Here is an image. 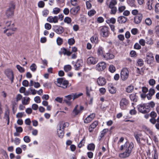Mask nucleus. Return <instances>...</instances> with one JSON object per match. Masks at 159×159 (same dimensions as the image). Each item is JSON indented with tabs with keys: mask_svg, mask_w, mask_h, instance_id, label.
<instances>
[{
	"mask_svg": "<svg viewBox=\"0 0 159 159\" xmlns=\"http://www.w3.org/2000/svg\"><path fill=\"white\" fill-rule=\"evenodd\" d=\"M44 3L43 1H40L38 3V6L39 7L43 8L44 6Z\"/></svg>",
	"mask_w": 159,
	"mask_h": 159,
	"instance_id": "09e8293b",
	"label": "nucleus"
},
{
	"mask_svg": "<svg viewBox=\"0 0 159 159\" xmlns=\"http://www.w3.org/2000/svg\"><path fill=\"white\" fill-rule=\"evenodd\" d=\"M60 9L59 8L55 7L53 9L52 12L54 14H57L60 12Z\"/></svg>",
	"mask_w": 159,
	"mask_h": 159,
	"instance_id": "72a5a7b5",
	"label": "nucleus"
},
{
	"mask_svg": "<svg viewBox=\"0 0 159 159\" xmlns=\"http://www.w3.org/2000/svg\"><path fill=\"white\" fill-rule=\"evenodd\" d=\"M73 95V100H74L75 99L78 98L80 96H82L83 95V93H72Z\"/></svg>",
	"mask_w": 159,
	"mask_h": 159,
	"instance_id": "7c9ffc66",
	"label": "nucleus"
},
{
	"mask_svg": "<svg viewBox=\"0 0 159 159\" xmlns=\"http://www.w3.org/2000/svg\"><path fill=\"white\" fill-rule=\"evenodd\" d=\"M15 128L16 129V131L20 133L23 131V129L21 127L19 126L17 127L16 125H15Z\"/></svg>",
	"mask_w": 159,
	"mask_h": 159,
	"instance_id": "a19ab883",
	"label": "nucleus"
},
{
	"mask_svg": "<svg viewBox=\"0 0 159 159\" xmlns=\"http://www.w3.org/2000/svg\"><path fill=\"white\" fill-rule=\"evenodd\" d=\"M109 91L111 94L115 93L116 92V89L115 88L111 87L109 89Z\"/></svg>",
	"mask_w": 159,
	"mask_h": 159,
	"instance_id": "4c0bfd02",
	"label": "nucleus"
},
{
	"mask_svg": "<svg viewBox=\"0 0 159 159\" xmlns=\"http://www.w3.org/2000/svg\"><path fill=\"white\" fill-rule=\"evenodd\" d=\"M64 22L67 24H69L71 22V19L69 17H66L64 19Z\"/></svg>",
	"mask_w": 159,
	"mask_h": 159,
	"instance_id": "c9c22d12",
	"label": "nucleus"
},
{
	"mask_svg": "<svg viewBox=\"0 0 159 159\" xmlns=\"http://www.w3.org/2000/svg\"><path fill=\"white\" fill-rule=\"evenodd\" d=\"M14 143L16 145H19L20 142V139L18 138H16L14 140Z\"/></svg>",
	"mask_w": 159,
	"mask_h": 159,
	"instance_id": "de8ad7c7",
	"label": "nucleus"
},
{
	"mask_svg": "<svg viewBox=\"0 0 159 159\" xmlns=\"http://www.w3.org/2000/svg\"><path fill=\"white\" fill-rule=\"evenodd\" d=\"M16 152L17 154H21L22 152V150L21 148L20 147L16 148Z\"/></svg>",
	"mask_w": 159,
	"mask_h": 159,
	"instance_id": "5fc2aeb1",
	"label": "nucleus"
},
{
	"mask_svg": "<svg viewBox=\"0 0 159 159\" xmlns=\"http://www.w3.org/2000/svg\"><path fill=\"white\" fill-rule=\"evenodd\" d=\"M70 12V11L69 9L67 8H65L63 11V12L64 14L65 15H68Z\"/></svg>",
	"mask_w": 159,
	"mask_h": 159,
	"instance_id": "8fccbe9b",
	"label": "nucleus"
},
{
	"mask_svg": "<svg viewBox=\"0 0 159 159\" xmlns=\"http://www.w3.org/2000/svg\"><path fill=\"white\" fill-rule=\"evenodd\" d=\"M155 93L154 90L152 89H150L149 91V93L147 95V98L148 99H151L152 96Z\"/></svg>",
	"mask_w": 159,
	"mask_h": 159,
	"instance_id": "4be33fe9",
	"label": "nucleus"
},
{
	"mask_svg": "<svg viewBox=\"0 0 159 159\" xmlns=\"http://www.w3.org/2000/svg\"><path fill=\"white\" fill-rule=\"evenodd\" d=\"M18 102L16 101L12 102L11 104L12 106V110L14 111V109L16 108L17 105L18 104Z\"/></svg>",
	"mask_w": 159,
	"mask_h": 159,
	"instance_id": "a18cd8bd",
	"label": "nucleus"
},
{
	"mask_svg": "<svg viewBox=\"0 0 159 159\" xmlns=\"http://www.w3.org/2000/svg\"><path fill=\"white\" fill-rule=\"evenodd\" d=\"M109 34L108 28L106 26L103 27L101 30V34L104 37H107Z\"/></svg>",
	"mask_w": 159,
	"mask_h": 159,
	"instance_id": "9d476101",
	"label": "nucleus"
},
{
	"mask_svg": "<svg viewBox=\"0 0 159 159\" xmlns=\"http://www.w3.org/2000/svg\"><path fill=\"white\" fill-rule=\"evenodd\" d=\"M98 124V122L97 121H94L90 125V132L93 131V129L96 128Z\"/></svg>",
	"mask_w": 159,
	"mask_h": 159,
	"instance_id": "aec40b11",
	"label": "nucleus"
},
{
	"mask_svg": "<svg viewBox=\"0 0 159 159\" xmlns=\"http://www.w3.org/2000/svg\"><path fill=\"white\" fill-rule=\"evenodd\" d=\"M16 67L18 71L20 73L24 72L25 71V69L19 65H16Z\"/></svg>",
	"mask_w": 159,
	"mask_h": 159,
	"instance_id": "c85d7f7f",
	"label": "nucleus"
},
{
	"mask_svg": "<svg viewBox=\"0 0 159 159\" xmlns=\"http://www.w3.org/2000/svg\"><path fill=\"white\" fill-rule=\"evenodd\" d=\"M34 101L37 103L41 102L40 98L39 96H36L34 98Z\"/></svg>",
	"mask_w": 159,
	"mask_h": 159,
	"instance_id": "4d7b16f0",
	"label": "nucleus"
},
{
	"mask_svg": "<svg viewBox=\"0 0 159 159\" xmlns=\"http://www.w3.org/2000/svg\"><path fill=\"white\" fill-rule=\"evenodd\" d=\"M49 11L47 9L44 10L42 11L43 16L44 17H46L49 14Z\"/></svg>",
	"mask_w": 159,
	"mask_h": 159,
	"instance_id": "49530a36",
	"label": "nucleus"
},
{
	"mask_svg": "<svg viewBox=\"0 0 159 159\" xmlns=\"http://www.w3.org/2000/svg\"><path fill=\"white\" fill-rule=\"evenodd\" d=\"M24 112H18L16 115V117L17 118H22L23 117Z\"/></svg>",
	"mask_w": 159,
	"mask_h": 159,
	"instance_id": "bf43d9fd",
	"label": "nucleus"
},
{
	"mask_svg": "<svg viewBox=\"0 0 159 159\" xmlns=\"http://www.w3.org/2000/svg\"><path fill=\"white\" fill-rule=\"evenodd\" d=\"M45 28L47 30H50L52 28L51 25L49 23H46L44 25Z\"/></svg>",
	"mask_w": 159,
	"mask_h": 159,
	"instance_id": "c03bdc74",
	"label": "nucleus"
},
{
	"mask_svg": "<svg viewBox=\"0 0 159 159\" xmlns=\"http://www.w3.org/2000/svg\"><path fill=\"white\" fill-rule=\"evenodd\" d=\"M84 140L82 139L79 143L78 145V147L79 148H81L84 145Z\"/></svg>",
	"mask_w": 159,
	"mask_h": 159,
	"instance_id": "6e6d98bb",
	"label": "nucleus"
},
{
	"mask_svg": "<svg viewBox=\"0 0 159 159\" xmlns=\"http://www.w3.org/2000/svg\"><path fill=\"white\" fill-rule=\"evenodd\" d=\"M130 99L134 102H136L137 101V97L136 93H133L130 95L129 96Z\"/></svg>",
	"mask_w": 159,
	"mask_h": 159,
	"instance_id": "5701e85b",
	"label": "nucleus"
},
{
	"mask_svg": "<svg viewBox=\"0 0 159 159\" xmlns=\"http://www.w3.org/2000/svg\"><path fill=\"white\" fill-rule=\"evenodd\" d=\"M106 67V64L104 62H101L98 63L96 66V68L99 71L103 70Z\"/></svg>",
	"mask_w": 159,
	"mask_h": 159,
	"instance_id": "0eeeda50",
	"label": "nucleus"
},
{
	"mask_svg": "<svg viewBox=\"0 0 159 159\" xmlns=\"http://www.w3.org/2000/svg\"><path fill=\"white\" fill-rule=\"evenodd\" d=\"M52 29L54 31L58 34H62L64 31L63 28L61 26L54 25L53 26Z\"/></svg>",
	"mask_w": 159,
	"mask_h": 159,
	"instance_id": "423d86ee",
	"label": "nucleus"
},
{
	"mask_svg": "<svg viewBox=\"0 0 159 159\" xmlns=\"http://www.w3.org/2000/svg\"><path fill=\"white\" fill-rule=\"evenodd\" d=\"M155 11L157 13H159V4H157L155 6Z\"/></svg>",
	"mask_w": 159,
	"mask_h": 159,
	"instance_id": "338daca9",
	"label": "nucleus"
},
{
	"mask_svg": "<svg viewBox=\"0 0 159 159\" xmlns=\"http://www.w3.org/2000/svg\"><path fill=\"white\" fill-rule=\"evenodd\" d=\"M82 60L78 59L75 64L74 65L75 69V70H78L80 69V67L82 66Z\"/></svg>",
	"mask_w": 159,
	"mask_h": 159,
	"instance_id": "f8f14e48",
	"label": "nucleus"
},
{
	"mask_svg": "<svg viewBox=\"0 0 159 159\" xmlns=\"http://www.w3.org/2000/svg\"><path fill=\"white\" fill-rule=\"evenodd\" d=\"M62 125H59V128L57 129V133L58 136L61 138H63L64 135V130L61 128Z\"/></svg>",
	"mask_w": 159,
	"mask_h": 159,
	"instance_id": "ddd939ff",
	"label": "nucleus"
},
{
	"mask_svg": "<svg viewBox=\"0 0 159 159\" xmlns=\"http://www.w3.org/2000/svg\"><path fill=\"white\" fill-rule=\"evenodd\" d=\"M80 9V8L79 6L72 8L70 10V13L72 15H75L78 13Z\"/></svg>",
	"mask_w": 159,
	"mask_h": 159,
	"instance_id": "dca6fc26",
	"label": "nucleus"
},
{
	"mask_svg": "<svg viewBox=\"0 0 159 159\" xmlns=\"http://www.w3.org/2000/svg\"><path fill=\"white\" fill-rule=\"evenodd\" d=\"M57 42L58 45H61L63 43V39L60 37H58L57 39Z\"/></svg>",
	"mask_w": 159,
	"mask_h": 159,
	"instance_id": "e433bc0d",
	"label": "nucleus"
},
{
	"mask_svg": "<svg viewBox=\"0 0 159 159\" xmlns=\"http://www.w3.org/2000/svg\"><path fill=\"white\" fill-rule=\"evenodd\" d=\"M4 118L6 120L10 119L9 118V110H7L5 111L4 114Z\"/></svg>",
	"mask_w": 159,
	"mask_h": 159,
	"instance_id": "c756f323",
	"label": "nucleus"
},
{
	"mask_svg": "<svg viewBox=\"0 0 159 159\" xmlns=\"http://www.w3.org/2000/svg\"><path fill=\"white\" fill-rule=\"evenodd\" d=\"M15 8V3L13 2H10L8 8L5 12L6 16L8 18H11L14 16Z\"/></svg>",
	"mask_w": 159,
	"mask_h": 159,
	"instance_id": "f03ea898",
	"label": "nucleus"
},
{
	"mask_svg": "<svg viewBox=\"0 0 159 159\" xmlns=\"http://www.w3.org/2000/svg\"><path fill=\"white\" fill-rule=\"evenodd\" d=\"M109 70L111 72L113 73L116 70V68L113 66L111 65L109 66Z\"/></svg>",
	"mask_w": 159,
	"mask_h": 159,
	"instance_id": "603ef678",
	"label": "nucleus"
},
{
	"mask_svg": "<svg viewBox=\"0 0 159 159\" xmlns=\"http://www.w3.org/2000/svg\"><path fill=\"white\" fill-rule=\"evenodd\" d=\"M98 38L96 35H94L91 38V41L92 43H96L98 42Z\"/></svg>",
	"mask_w": 159,
	"mask_h": 159,
	"instance_id": "2f4dec72",
	"label": "nucleus"
},
{
	"mask_svg": "<svg viewBox=\"0 0 159 159\" xmlns=\"http://www.w3.org/2000/svg\"><path fill=\"white\" fill-rule=\"evenodd\" d=\"M31 121L30 119L29 118L26 119L25 120V124L27 125H30Z\"/></svg>",
	"mask_w": 159,
	"mask_h": 159,
	"instance_id": "e2e57ef3",
	"label": "nucleus"
},
{
	"mask_svg": "<svg viewBox=\"0 0 159 159\" xmlns=\"http://www.w3.org/2000/svg\"><path fill=\"white\" fill-rule=\"evenodd\" d=\"M11 21H7L6 23V26L7 27H10L9 28H10V30H11L12 31H15L16 30V29L15 28H13V27L14 26V24H11Z\"/></svg>",
	"mask_w": 159,
	"mask_h": 159,
	"instance_id": "a211bd4d",
	"label": "nucleus"
},
{
	"mask_svg": "<svg viewBox=\"0 0 159 159\" xmlns=\"http://www.w3.org/2000/svg\"><path fill=\"white\" fill-rule=\"evenodd\" d=\"M111 9V14H115L116 13V8L115 7H109Z\"/></svg>",
	"mask_w": 159,
	"mask_h": 159,
	"instance_id": "052dcab7",
	"label": "nucleus"
},
{
	"mask_svg": "<svg viewBox=\"0 0 159 159\" xmlns=\"http://www.w3.org/2000/svg\"><path fill=\"white\" fill-rule=\"evenodd\" d=\"M25 112L27 114H30L32 112V110L30 108H28L26 109Z\"/></svg>",
	"mask_w": 159,
	"mask_h": 159,
	"instance_id": "0e129e2a",
	"label": "nucleus"
},
{
	"mask_svg": "<svg viewBox=\"0 0 159 159\" xmlns=\"http://www.w3.org/2000/svg\"><path fill=\"white\" fill-rule=\"evenodd\" d=\"M37 67L35 64H32L30 66V70L33 71L34 72L36 70Z\"/></svg>",
	"mask_w": 159,
	"mask_h": 159,
	"instance_id": "ea45409f",
	"label": "nucleus"
},
{
	"mask_svg": "<svg viewBox=\"0 0 159 159\" xmlns=\"http://www.w3.org/2000/svg\"><path fill=\"white\" fill-rule=\"evenodd\" d=\"M55 100L60 103H62L63 101V98L58 97L55 98Z\"/></svg>",
	"mask_w": 159,
	"mask_h": 159,
	"instance_id": "864d4df0",
	"label": "nucleus"
},
{
	"mask_svg": "<svg viewBox=\"0 0 159 159\" xmlns=\"http://www.w3.org/2000/svg\"><path fill=\"white\" fill-rule=\"evenodd\" d=\"M29 82L26 80H24L22 83L23 86L25 87H28L29 86Z\"/></svg>",
	"mask_w": 159,
	"mask_h": 159,
	"instance_id": "3c124183",
	"label": "nucleus"
},
{
	"mask_svg": "<svg viewBox=\"0 0 159 159\" xmlns=\"http://www.w3.org/2000/svg\"><path fill=\"white\" fill-rule=\"evenodd\" d=\"M143 18L142 14H139L136 15L134 18V22L136 24H139Z\"/></svg>",
	"mask_w": 159,
	"mask_h": 159,
	"instance_id": "4468645a",
	"label": "nucleus"
},
{
	"mask_svg": "<svg viewBox=\"0 0 159 159\" xmlns=\"http://www.w3.org/2000/svg\"><path fill=\"white\" fill-rule=\"evenodd\" d=\"M128 100L126 98H123L120 102V107L121 108H124L128 105Z\"/></svg>",
	"mask_w": 159,
	"mask_h": 159,
	"instance_id": "1a4fd4ad",
	"label": "nucleus"
},
{
	"mask_svg": "<svg viewBox=\"0 0 159 159\" xmlns=\"http://www.w3.org/2000/svg\"><path fill=\"white\" fill-rule=\"evenodd\" d=\"M133 147L132 143H129V142H126L123 145H122L120 149L125 150V152L119 154V157L121 158H125L129 156L131 150Z\"/></svg>",
	"mask_w": 159,
	"mask_h": 159,
	"instance_id": "f257e3e1",
	"label": "nucleus"
},
{
	"mask_svg": "<svg viewBox=\"0 0 159 159\" xmlns=\"http://www.w3.org/2000/svg\"><path fill=\"white\" fill-rule=\"evenodd\" d=\"M117 2L116 0H111L109 6V7H115V5L117 4Z\"/></svg>",
	"mask_w": 159,
	"mask_h": 159,
	"instance_id": "a878e982",
	"label": "nucleus"
},
{
	"mask_svg": "<svg viewBox=\"0 0 159 159\" xmlns=\"http://www.w3.org/2000/svg\"><path fill=\"white\" fill-rule=\"evenodd\" d=\"M154 1L153 0H149L147 3V5L148 6V9L151 10L153 8V4Z\"/></svg>",
	"mask_w": 159,
	"mask_h": 159,
	"instance_id": "6ab92c4d",
	"label": "nucleus"
},
{
	"mask_svg": "<svg viewBox=\"0 0 159 159\" xmlns=\"http://www.w3.org/2000/svg\"><path fill=\"white\" fill-rule=\"evenodd\" d=\"M65 97L67 98L68 100H70L73 97V93H72L71 94L68 95L67 96H65Z\"/></svg>",
	"mask_w": 159,
	"mask_h": 159,
	"instance_id": "69168bd1",
	"label": "nucleus"
},
{
	"mask_svg": "<svg viewBox=\"0 0 159 159\" xmlns=\"http://www.w3.org/2000/svg\"><path fill=\"white\" fill-rule=\"evenodd\" d=\"M5 73L7 77L11 80V83L13 82L14 74L12 71L9 69H7L5 71Z\"/></svg>",
	"mask_w": 159,
	"mask_h": 159,
	"instance_id": "39448f33",
	"label": "nucleus"
},
{
	"mask_svg": "<svg viewBox=\"0 0 159 159\" xmlns=\"http://www.w3.org/2000/svg\"><path fill=\"white\" fill-rule=\"evenodd\" d=\"M98 61L97 58L93 57H90V62L91 64H96Z\"/></svg>",
	"mask_w": 159,
	"mask_h": 159,
	"instance_id": "cd10ccee",
	"label": "nucleus"
},
{
	"mask_svg": "<svg viewBox=\"0 0 159 159\" xmlns=\"http://www.w3.org/2000/svg\"><path fill=\"white\" fill-rule=\"evenodd\" d=\"M30 98L29 97L27 98L26 99H25V97L24 98V99L22 101V102L23 104L26 105L28 103L27 102L29 101Z\"/></svg>",
	"mask_w": 159,
	"mask_h": 159,
	"instance_id": "37998d69",
	"label": "nucleus"
},
{
	"mask_svg": "<svg viewBox=\"0 0 159 159\" xmlns=\"http://www.w3.org/2000/svg\"><path fill=\"white\" fill-rule=\"evenodd\" d=\"M127 20V18L124 16H121L119 17L118 21L120 23H123L125 22Z\"/></svg>",
	"mask_w": 159,
	"mask_h": 159,
	"instance_id": "412c9836",
	"label": "nucleus"
},
{
	"mask_svg": "<svg viewBox=\"0 0 159 159\" xmlns=\"http://www.w3.org/2000/svg\"><path fill=\"white\" fill-rule=\"evenodd\" d=\"M78 106V105H77L72 111V113L74 114V116H76L78 115L79 113H80V111L77 110V108Z\"/></svg>",
	"mask_w": 159,
	"mask_h": 159,
	"instance_id": "393cba45",
	"label": "nucleus"
},
{
	"mask_svg": "<svg viewBox=\"0 0 159 159\" xmlns=\"http://www.w3.org/2000/svg\"><path fill=\"white\" fill-rule=\"evenodd\" d=\"M103 57L104 58L107 59H111L113 58L114 57V56L111 54L109 53H107L105 55H103Z\"/></svg>",
	"mask_w": 159,
	"mask_h": 159,
	"instance_id": "b1692460",
	"label": "nucleus"
},
{
	"mask_svg": "<svg viewBox=\"0 0 159 159\" xmlns=\"http://www.w3.org/2000/svg\"><path fill=\"white\" fill-rule=\"evenodd\" d=\"M134 87L132 86H129L126 88V91L128 93H131L133 90Z\"/></svg>",
	"mask_w": 159,
	"mask_h": 159,
	"instance_id": "79ce46f5",
	"label": "nucleus"
},
{
	"mask_svg": "<svg viewBox=\"0 0 159 159\" xmlns=\"http://www.w3.org/2000/svg\"><path fill=\"white\" fill-rule=\"evenodd\" d=\"M145 22L146 24L148 26L152 24V20L149 18H147L145 19Z\"/></svg>",
	"mask_w": 159,
	"mask_h": 159,
	"instance_id": "f704fd0d",
	"label": "nucleus"
},
{
	"mask_svg": "<svg viewBox=\"0 0 159 159\" xmlns=\"http://www.w3.org/2000/svg\"><path fill=\"white\" fill-rule=\"evenodd\" d=\"M22 98V96L20 94H18L16 97V101L18 102Z\"/></svg>",
	"mask_w": 159,
	"mask_h": 159,
	"instance_id": "680f3d73",
	"label": "nucleus"
},
{
	"mask_svg": "<svg viewBox=\"0 0 159 159\" xmlns=\"http://www.w3.org/2000/svg\"><path fill=\"white\" fill-rule=\"evenodd\" d=\"M139 109L141 112L143 113L148 112L149 111L148 109H147L142 104L139 105Z\"/></svg>",
	"mask_w": 159,
	"mask_h": 159,
	"instance_id": "f3484780",
	"label": "nucleus"
},
{
	"mask_svg": "<svg viewBox=\"0 0 159 159\" xmlns=\"http://www.w3.org/2000/svg\"><path fill=\"white\" fill-rule=\"evenodd\" d=\"M75 41L73 38H71L68 39V43L70 45H72L75 44Z\"/></svg>",
	"mask_w": 159,
	"mask_h": 159,
	"instance_id": "473e14b6",
	"label": "nucleus"
},
{
	"mask_svg": "<svg viewBox=\"0 0 159 159\" xmlns=\"http://www.w3.org/2000/svg\"><path fill=\"white\" fill-rule=\"evenodd\" d=\"M65 79L64 78L57 79V85L64 89L67 88L68 86L69 82L68 80H65Z\"/></svg>",
	"mask_w": 159,
	"mask_h": 159,
	"instance_id": "7ed1b4c3",
	"label": "nucleus"
},
{
	"mask_svg": "<svg viewBox=\"0 0 159 159\" xmlns=\"http://www.w3.org/2000/svg\"><path fill=\"white\" fill-rule=\"evenodd\" d=\"M153 56L151 53H149L147 54L146 61L147 63L148 64L152 63L153 62Z\"/></svg>",
	"mask_w": 159,
	"mask_h": 159,
	"instance_id": "9b49d317",
	"label": "nucleus"
},
{
	"mask_svg": "<svg viewBox=\"0 0 159 159\" xmlns=\"http://www.w3.org/2000/svg\"><path fill=\"white\" fill-rule=\"evenodd\" d=\"M32 108L34 110H37L38 108V106L37 104H34L32 106Z\"/></svg>",
	"mask_w": 159,
	"mask_h": 159,
	"instance_id": "774afa93",
	"label": "nucleus"
},
{
	"mask_svg": "<svg viewBox=\"0 0 159 159\" xmlns=\"http://www.w3.org/2000/svg\"><path fill=\"white\" fill-rule=\"evenodd\" d=\"M58 16H57L53 17L52 16H49L47 18V21L51 23H57L58 22Z\"/></svg>",
	"mask_w": 159,
	"mask_h": 159,
	"instance_id": "6e6552de",
	"label": "nucleus"
},
{
	"mask_svg": "<svg viewBox=\"0 0 159 159\" xmlns=\"http://www.w3.org/2000/svg\"><path fill=\"white\" fill-rule=\"evenodd\" d=\"M129 76V71L126 68H123L121 71L120 77L122 80H126Z\"/></svg>",
	"mask_w": 159,
	"mask_h": 159,
	"instance_id": "20e7f679",
	"label": "nucleus"
},
{
	"mask_svg": "<svg viewBox=\"0 0 159 159\" xmlns=\"http://www.w3.org/2000/svg\"><path fill=\"white\" fill-rule=\"evenodd\" d=\"M97 82L99 85L102 86L106 84V81L105 78L100 77L98 79Z\"/></svg>",
	"mask_w": 159,
	"mask_h": 159,
	"instance_id": "2eb2a0df",
	"label": "nucleus"
},
{
	"mask_svg": "<svg viewBox=\"0 0 159 159\" xmlns=\"http://www.w3.org/2000/svg\"><path fill=\"white\" fill-rule=\"evenodd\" d=\"M29 90L31 92V93L32 95H34L36 93L37 91L34 89H32L31 88H30L29 89Z\"/></svg>",
	"mask_w": 159,
	"mask_h": 159,
	"instance_id": "13d9d810",
	"label": "nucleus"
},
{
	"mask_svg": "<svg viewBox=\"0 0 159 159\" xmlns=\"http://www.w3.org/2000/svg\"><path fill=\"white\" fill-rule=\"evenodd\" d=\"M25 142L26 143H29L30 142L31 140L30 137L28 136H25L23 138Z\"/></svg>",
	"mask_w": 159,
	"mask_h": 159,
	"instance_id": "58836bf2",
	"label": "nucleus"
},
{
	"mask_svg": "<svg viewBox=\"0 0 159 159\" xmlns=\"http://www.w3.org/2000/svg\"><path fill=\"white\" fill-rule=\"evenodd\" d=\"M71 66L70 65H65L64 67V69L66 72H68L71 69Z\"/></svg>",
	"mask_w": 159,
	"mask_h": 159,
	"instance_id": "bb28decb",
	"label": "nucleus"
}]
</instances>
